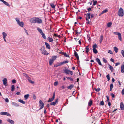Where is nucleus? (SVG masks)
Wrapping results in <instances>:
<instances>
[{"instance_id": "1", "label": "nucleus", "mask_w": 124, "mask_h": 124, "mask_svg": "<svg viewBox=\"0 0 124 124\" xmlns=\"http://www.w3.org/2000/svg\"><path fill=\"white\" fill-rule=\"evenodd\" d=\"M124 11L123 9L120 8L118 11V15L119 16H122L124 15Z\"/></svg>"}, {"instance_id": "2", "label": "nucleus", "mask_w": 124, "mask_h": 124, "mask_svg": "<svg viewBox=\"0 0 124 124\" xmlns=\"http://www.w3.org/2000/svg\"><path fill=\"white\" fill-rule=\"evenodd\" d=\"M55 92H54L53 93L52 97V98H49V100H48L47 102H51L52 101L54 100L55 97Z\"/></svg>"}, {"instance_id": "3", "label": "nucleus", "mask_w": 124, "mask_h": 124, "mask_svg": "<svg viewBox=\"0 0 124 124\" xmlns=\"http://www.w3.org/2000/svg\"><path fill=\"white\" fill-rule=\"evenodd\" d=\"M39 106L40 107L39 109V110H40L44 107V103L40 100H39Z\"/></svg>"}, {"instance_id": "4", "label": "nucleus", "mask_w": 124, "mask_h": 124, "mask_svg": "<svg viewBox=\"0 0 124 124\" xmlns=\"http://www.w3.org/2000/svg\"><path fill=\"white\" fill-rule=\"evenodd\" d=\"M30 22L32 23H36V17H34L31 19L30 20Z\"/></svg>"}, {"instance_id": "5", "label": "nucleus", "mask_w": 124, "mask_h": 124, "mask_svg": "<svg viewBox=\"0 0 124 124\" xmlns=\"http://www.w3.org/2000/svg\"><path fill=\"white\" fill-rule=\"evenodd\" d=\"M42 23V20L39 17H36V23Z\"/></svg>"}, {"instance_id": "6", "label": "nucleus", "mask_w": 124, "mask_h": 124, "mask_svg": "<svg viewBox=\"0 0 124 124\" xmlns=\"http://www.w3.org/2000/svg\"><path fill=\"white\" fill-rule=\"evenodd\" d=\"M0 114L1 115H5L8 116H11V115L9 113L7 112H1Z\"/></svg>"}, {"instance_id": "7", "label": "nucleus", "mask_w": 124, "mask_h": 124, "mask_svg": "<svg viewBox=\"0 0 124 124\" xmlns=\"http://www.w3.org/2000/svg\"><path fill=\"white\" fill-rule=\"evenodd\" d=\"M74 54L75 56L76 57L77 60H79V57L78 54L75 50L74 51Z\"/></svg>"}, {"instance_id": "8", "label": "nucleus", "mask_w": 124, "mask_h": 124, "mask_svg": "<svg viewBox=\"0 0 124 124\" xmlns=\"http://www.w3.org/2000/svg\"><path fill=\"white\" fill-rule=\"evenodd\" d=\"M3 84L6 86L8 85L7 81L6 78H4L3 80Z\"/></svg>"}, {"instance_id": "9", "label": "nucleus", "mask_w": 124, "mask_h": 124, "mask_svg": "<svg viewBox=\"0 0 124 124\" xmlns=\"http://www.w3.org/2000/svg\"><path fill=\"white\" fill-rule=\"evenodd\" d=\"M58 98L57 99L55 100V101L54 102H52L50 103V105H54L55 106L56 104V103L58 102Z\"/></svg>"}, {"instance_id": "10", "label": "nucleus", "mask_w": 124, "mask_h": 124, "mask_svg": "<svg viewBox=\"0 0 124 124\" xmlns=\"http://www.w3.org/2000/svg\"><path fill=\"white\" fill-rule=\"evenodd\" d=\"M59 54H62V55H64L65 57H69L70 56L69 55H67L66 53H64L63 52H59Z\"/></svg>"}, {"instance_id": "11", "label": "nucleus", "mask_w": 124, "mask_h": 124, "mask_svg": "<svg viewBox=\"0 0 124 124\" xmlns=\"http://www.w3.org/2000/svg\"><path fill=\"white\" fill-rule=\"evenodd\" d=\"M120 108L121 110H123L124 109V105L122 102H121L120 104Z\"/></svg>"}, {"instance_id": "12", "label": "nucleus", "mask_w": 124, "mask_h": 124, "mask_svg": "<svg viewBox=\"0 0 124 124\" xmlns=\"http://www.w3.org/2000/svg\"><path fill=\"white\" fill-rule=\"evenodd\" d=\"M41 52L42 54L44 55H47L49 53L47 52V51L46 50H45L44 51H41Z\"/></svg>"}, {"instance_id": "13", "label": "nucleus", "mask_w": 124, "mask_h": 124, "mask_svg": "<svg viewBox=\"0 0 124 124\" xmlns=\"http://www.w3.org/2000/svg\"><path fill=\"white\" fill-rule=\"evenodd\" d=\"M26 78L29 81L30 83L31 84H33L34 83V82L32 81L31 80V78L29 76L28 77Z\"/></svg>"}, {"instance_id": "14", "label": "nucleus", "mask_w": 124, "mask_h": 124, "mask_svg": "<svg viewBox=\"0 0 124 124\" xmlns=\"http://www.w3.org/2000/svg\"><path fill=\"white\" fill-rule=\"evenodd\" d=\"M45 44L46 46V48L48 49H50V47L49 44L47 42H45Z\"/></svg>"}, {"instance_id": "15", "label": "nucleus", "mask_w": 124, "mask_h": 124, "mask_svg": "<svg viewBox=\"0 0 124 124\" xmlns=\"http://www.w3.org/2000/svg\"><path fill=\"white\" fill-rule=\"evenodd\" d=\"M7 121L11 123V124H14V122L12 120H11L9 119H8L7 120Z\"/></svg>"}, {"instance_id": "16", "label": "nucleus", "mask_w": 124, "mask_h": 124, "mask_svg": "<svg viewBox=\"0 0 124 124\" xmlns=\"http://www.w3.org/2000/svg\"><path fill=\"white\" fill-rule=\"evenodd\" d=\"M70 70H69L67 69L64 70V73L66 74H69L70 73Z\"/></svg>"}, {"instance_id": "17", "label": "nucleus", "mask_w": 124, "mask_h": 124, "mask_svg": "<svg viewBox=\"0 0 124 124\" xmlns=\"http://www.w3.org/2000/svg\"><path fill=\"white\" fill-rule=\"evenodd\" d=\"M12 104L13 105L16 107H18L19 106V105L16 102H12Z\"/></svg>"}, {"instance_id": "18", "label": "nucleus", "mask_w": 124, "mask_h": 124, "mask_svg": "<svg viewBox=\"0 0 124 124\" xmlns=\"http://www.w3.org/2000/svg\"><path fill=\"white\" fill-rule=\"evenodd\" d=\"M96 61L98 62V63L100 65H102L101 63V62L100 60L98 58H97L96 59Z\"/></svg>"}, {"instance_id": "19", "label": "nucleus", "mask_w": 124, "mask_h": 124, "mask_svg": "<svg viewBox=\"0 0 124 124\" xmlns=\"http://www.w3.org/2000/svg\"><path fill=\"white\" fill-rule=\"evenodd\" d=\"M61 65H62L61 62L60 63L58 62L55 65H54V67H57L58 66Z\"/></svg>"}, {"instance_id": "20", "label": "nucleus", "mask_w": 124, "mask_h": 124, "mask_svg": "<svg viewBox=\"0 0 124 124\" xmlns=\"http://www.w3.org/2000/svg\"><path fill=\"white\" fill-rule=\"evenodd\" d=\"M18 24L20 26L23 27V22H19L18 23Z\"/></svg>"}, {"instance_id": "21", "label": "nucleus", "mask_w": 124, "mask_h": 124, "mask_svg": "<svg viewBox=\"0 0 124 124\" xmlns=\"http://www.w3.org/2000/svg\"><path fill=\"white\" fill-rule=\"evenodd\" d=\"M103 39V35H101V36L100 38V43H101L102 40Z\"/></svg>"}, {"instance_id": "22", "label": "nucleus", "mask_w": 124, "mask_h": 124, "mask_svg": "<svg viewBox=\"0 0 124 124\" xmlns=\"http://www.w3.org/2000/svg\"><path fill=\"white\" fill-rule=\"evenodd\" d=\"M47 39L48 40L49 42H51L53 41V39L51 38L48 37Z\"/></svg>"}, {"instance_id": "23", "label": "nucleus", "mask_w": 124, "mask_h": 124, "mask_svg": "<svg viewBox=\"0 0 124 124\" xmlns=\"http://www.w3.org/2000/svg\"><path fill=\"white\" fill-rule=\"evenodd\" d=\"M37 30L41 34L43 33L42 29L39 28H38L37 29Z\"/></svg>"}, {"instance_id": "24", "label": "nucleus", "mask_w": 124, "mask_h": 124, "mask_svg": "<svg viewBox=\"0 0 124 124\" xmlns=\"http://www.w3.org/2000/svg\"><path fill=\"white\" fill-rule=\"evenodd\" d=\"M29 96V94H27L24 95V98L25 100H27L28 99Z\"/></svg>"}, {"instance_id": "25", "label": "nucleus", "mask_w": 124, "mask_h": 124, "mask_svg": "<svg viewBox=\"0 0 124 124\" xmlns=\"http://www.w3.org/2000/svg\"><path fill=\"white\" fill-rule=\"evenodd\" d=\"M3 38H6L7 36V34L5 32H3L2 33Z\"/></svg>"}, {"instance_id": "26", "label": "nucleus", "mask_w": 124, "mask_h": 124, "mask_svg": "<svg viewBox=\"0 0 124 124\" xmlns=\"http://www.w3.org/2000/svg\"><path fill=\"white\" fill-rule=\"evenodd\" d=\"M54 62V61L52 60H51V59L50 60L49 62V65H51Z\"/></svg>"}, {"instance_id": "27", "label": "nucleus", "mask_w": 124, "mask_h": 124, "mask_svg": "<svg viewBox=\"0 0 124 124\" xmlns=\"http://www.w3.org/2000/svg\"><path fill=\"white\" fill-rule=\"evenodd\" d=\"M74 86V85H71L69 86H68L67 87V88L68 89H71L73 88Z\"/></svg>"}, {"instance_id": "28", "label": "nucleus", "mask_w": 124, "mask_h": 124, "mask_svg": "<svg viewBox=\"0 0 124 124\" xmlns=\"http://www.w3.org/2000/svg\"><path fill=\"white\" fill-rule=\"evenodd\" d=\"M41 35L42 36V37L45 39H46V37L45 35V34L43 33H42L41 34Z\"/></svg>"}, {"instance_id": "29", "label": "nucleus", "mask_w": 124, "mask_h": 124, "mask_svg": "<svg viewBox=\"0 0 124 124\" xmlns=\"http://www.w3.org/2000/svg\"><path fill=\"white\" fill-rule=\"evenodd\" d=\"M50 6L53 9L55 8V6L54 4L53 3H51L50 4Z\"/></svg>"}, {"instance_id": "30", "label": "nucleus", "mask_w": 124, "mask_h": 124, "mask_svg": "<svg viewBox=\"0 0 124 124\" xmlns=\"http://www.w3.org/2000/svg\"><path fill=\"white\" fill-rule=\"evenodd\" d=\"M69 62V61L67 60L65 61H64L62 62H61V64L62 65L63 64H64L66 63H68Z\"/></svg>"}, {"instance_id": "31", "label": "nucleus", "mask_w": 124, "mask_h": 124, "mask_svg": "<svg viewBox=\"0 0 124 124\" xmlns=\"http://www.w3.org/2000/svg\"><path fill=\"white\" fill-rule=\"evenodd\" d=\"M93 103V101L92 100H90L88 102V105L89 106H91Z\"/></svg>"}, {"instance_id": "32", "label": "nucleus", "mask_w": 124, "mask_h": 124, "mask_svg": "<svg viewBox=\"0 0 124 124\" xmlns=\"http://www.w3.org/2000/svg\"><path fill=\"white\" fill-rule=\"evenodd\" d=\"M108 65L109 66L108 67L110 69V70H111V71L112 72L113 71V68L110 65L108 64Z\"/></svg>"}, {"instance_id": "33", "label": "nucleus", "mask_w": 124, "mask_h": 124, "mask_svg": "<svg viewBox=\"0 0 124 124\" xmlns=\"http://www.w3.org/2000/svg\"><path fill=\"white\" fill-rule=\"evenodd\" d=\"M18 101L23 104H24L25 103V101H24L21 99H19L18 100Z\"/></svg>"}, {"instance_id": "34", "label": "nucleus", "mask_w": 124, "mask_h": 124, "mask_svg": "<svg viewBox=\"0 0 124 124\" xmlns=\"http://www.w3.org/2000/svg\"><path fill=\"white\" fill-rule=\"evenodd\" d=\"M66 78L70 80L71 81H73V80L72 78L71 77H66Z\"/></svg>"}, {"instance_id": "35", "label": "nucleus", "mask_w": 124, "mask_h": 124, "mask_svg": "<svg viewBox=\"0 0 124 124\" xmlns=\"http://www.w3.org/2000/svg\"><path fill=\"white\" fill-rule=\"evenodd\" d=\"M3 2L8 7L9 6V4L7 2L4 0L3 1Z\"/></svg>"}, {"instance_id": "36", "label": "nucleus", "mask_w": 124, "mask_h": 124, "mask_svg": "<svg viewBox=\"0 0 124 124\" xmlns=\"http://www.w3.org/2000/svg\"><path fill=\"white\" fill-rule=\"evenodd\" d=\"M118 38L121 41H122L121 35L120 33L118 34Z\"/></svg>"}, {"instance_id": "37", "label": "nucleus", "mask_w": 124, "mask_h": 124, "mask_svg": "<svg viewBox=\"0 0 124 124\" xmlns=\"http://www.w3.org/2000/svg\"><path fill=\"white\" fill-rule=\"evenodd\" d=\"M11 91L12 92L14 91L15 90V86L14 85H12L11 86Z\"/></svg>"}, {"instance_id": "38", "label": "nucleus", "mask_w": 124, "mask_h": 124, "mask_svg": "<svg viewBox=\"0 0 124 124\" xmlns=\"http://www.w3.org/2000/svg\"><path fill=\"white\" fill-rule=\"evenodd\" d=\"M97 47V46L96 44H93V49H96Z\"/></svg>"}, {"instance_id": "39", "label": "nucleus", "mask_w": 124, "mask_h": 124, "mask_svg": "<svg viewBox=\"0 0 124 124\" xmlns=\"http://www.w3.org/2000/svg\"><path fill=\"white\" fill-rule=\"evenodd\" d=\"M124 67L123 66H121V72L122 73H123L124 72Z\"/></svg>"}, {"instance_id": "40", "label": "nucleus", "mask_w": 124, "mask_h": 124, "mask_svg": "<svg viewBox=\"0 0 124 124\" xmlns=\"http://www.w3.org/2000/svg\"><path fill=\"white\" fill-rule=\"evenodd\" d=\"M114 49L116 53H117L118 52V49L115 46L114 47Z\"/></svg>"}, {"instance_id": "41", "label": "nucleus", "mask_w": 124, "mask_h": 124, "mask_svg": "<svg viewBox=\"0 0 124 124\" xmlns=\"http://www.w3.org/2000/svg\"><path fill=\"white\" fill-rule=\"evenodd\" d=\"M85 51L86 53H88L89 51V48L88 46H86L85 48Z\"/></svg>"}, {"instance_id": "42", "label": "nucleus", "mask_w": 124, "mask_h": 124, "mask_svg": "<svg viewBox=\"0 0 124 124\" xmlns=\"http://www.w3.org/2000/svg\"><path fill=\"white\" fill-rule=\"evenodd\" d=\"M112 24V23L111 22L108 23L107 24V26L108 27H110Z\"/></svg>"}, {"instance_id": "43", "label": "nucleus", "mask_w": 124, "mask_h": 124, "mask_svg": "<svg viewBox=\"0 0 124 124\" xmlns=\"http://www.w3.org/2000/svg\"><path fill=\"white\" fill-rule=\"evenodd\" d=\"M93 52L95 54H96L98 53V51L96 49H93Z\"/></svg>"}, {"instance_id": "44", "label": "nucleus", "mask_w": 124, "mask_h": 124, "mask_svg": "<svg viewBox=\"0 0 124 124\" xmlns=\"http://www.w3.org/2000/svg\"><path fill=\"white\" fill-rule=\"evenodd\" d=\"M108 11V10L107 9H105L101 13V14H102L104 13H105Z\"/></svg>"}, {"instance_id": "45", "label": "nucleus", "mask_w": 124, "mask_h": 124, "mask_svg": "<svg viewBox=\"0 0 124 124\" xmlns=\"http://www.w3.org/2000/svg\"><path fill=\"white\" fill-rule=\"evenodd\" d=\"M56 57H57L56 56H53L52 57V59H51L53 61H54L56 59Z\"/></svg>"}, {"instance_id": "46", "label": "nucleus", "mask_w": 124, "mask_h": 124, "mask_svg": "<svg viewBox=\"0 0 124 124\" xmlns=\"http://www.w3.org/2000/svg\"><path fill=\"white\" fill-rule=\"evenodd\" d=\"M113 84H112V83L111 84H110V91H111L112 90V89L113 88Z\"/></svg>"}, {"instance_id": "47", "label": "nucleus", "mask_w": 124, "mask_h": 124, "mask_svg": "<svg viewBox=\"0 0 124 124\" xmlns=\"http://www.w3.org/2000/svg\"><path fill=\"white\" fill-rule=\"evenodd\" d=\"M45 48V47L44 46H42L40 49V51H44Z\"/></svg>"}, {"instance_id": "48", "label": "nucleus", "mask_w": 124, "mask_h": 124, "mask_svg": "<svg viewBox=\"0 0 124 124\" xmlns=\"http://www.w3.org/2000/svg\"><path fill=\"white\" fill-rule=\"evenodd\" d=\"M91 13H87V17L88 19H90Z\"/></svg>"}, {"instance_id": "49", "label": "nucleus", "mask_w": 124, "mask_h": 124, "mask_svg": "<svg viewBox=\"0 0 124 124\" xmlns=\"http://www.w3.org/2000/svg\"><path fill=\"white\" fill-rule=\"evenodd\" d=\"M94 89L97 92H99L101 90V89L99 88H98L97 89L96 88H94Z\"/></svg>"}, {"instance_id": "50", "label": "nucleus", "mask_w": 124, "mask_h": 124, "mask_svg": "<svg viewBox=\"0 0 124 124\" xmlns=\"http://www.w3.org/2000/svg\"><path fill=\"white\" fill-rule=\"evenodd\" d=\"M97 0H95L93 1V6L97 4Z\"/></svg>"}, {"instance_id": "51", "label": "nucleus", "mask_w": 124, "mask_h": 124, "mask_svg": "<svg viewBox=\"0 0 124 124\" xmlns=\"http://www.w3.org/2000/svg\"><path fill=\"white\" fill-rule=\"evenodd\" d=\"M106 77L108 79V81H109L110 80V76L109 74H108L106 76Z\"/></svg>"}, {"instance_id": "52", "label": "nucleus", "mask_w": 124, "mask_h": 124, "mask_svg": "<svg viewBox=\"0 0 124 124\" xmlns=\"http://www.w3.org/2000/svg\"><path fill=\"white\" fill-rule=\"evenodd\" d=\"M104 102L103 101H101L100 103V105L102 106H103L104 105Z\"/></svg>"}, {"instance_id": "53", "label": "nucleus", "mask_w": 124, "mask_h": 124, "mask_svg": "<svg viewBox=\"0 0 124 124\" xmlns=\"http://www.w3.org/2000/svg\"><path fill=\"white\" fill-rule=\"evenodd\" d=\"M16 21L17 22V23H19L20 21L19 20V18H16L15 19Z\"/></svg>"}, {"instance_id": "54", "label": "nucleus", "mask_w": 124, "mask_h": 124, "mask_svg": "<svg viewBox=\"0 0 124 124\" xmlns=\"http://www.w3.org/2000/svg\"><path fill=\"white\" fill-rule=\"evenodd\" d=\"M120 33L119 32H114L113 33L115 35H118V34H120Z\"/></svg>"}, {"instance_id": "55", "label": "nucleus", "mask_w": 124, "mask_h": 124, "mask_svg": "<svg viewBox=\"0 0 124 124\" xmlns=\"http://www.w3.org/2000/svg\"><path fill=\"white\" fill-rule=\"evenodd\" d=\"M121 53L122 54V55L124 57V51L122 50L121 51Z\"/></svg>"}, {"instance_id": "56", "label": "nucleus", "mask_w": 124, "mask_h": 124, "mask_svg": "<svg viewBox=\"0 0 124 124\" xmlns=\"http://www.w3.org/2000/svg\"><path fill=\"white\" fill-rule=\"evenodd\" d=\"M108 53H109L110 54H113V52H112V51L110 50H109L108 51Z\"/></svg>"}, {"instance_id": "57", "label": "nucleus", "mask_w": 124, "mask_h": 124, "mask_svg": "<svg viewBox=\"0 0 124 124\" xmlns=\"http://www.w3.org/2000/svg\"><path fill=\"white\" fill-rule=\"evenodd\" d=\"M87 10L88 12H90V11H92V10H91V8H87Z\"/></svg>"}, {"instance_id": "58", "label": "nucleus", "mask_w": 124, "mask_h": 124, "mask_svg": "<svg viewBox=\"0 0 124 124\" xmlns=\"http://www.w3.org/2000/svg\"><path fill=\"white\" fill-rule=\"evenodd\" d=\"M5 101L6 102H9V100L7 98L5 99Z\"/></svg>"}, {"instance_id": "59", "label": "nucleus", "mask_w": 124, "mask_h": 124, "mask_svg": "<svg viewBox=\"0 0 124 124\" xmlns=\"http://www.w3.org/2000/svg\"><path fill=\"white\" fill-rule=\"evenodd\" d=\"M24 30H25V32L26 33L27 35H29V34H28V32H27V30L25 29H24Z\"/></svg>"}, {"instance_id": "60", "label": "nucleus", "mask_w": 124, "mask_h": 124, "mask_svg": "<svg viewBox=\"0 0 124 124\" xmlns=\"http://www.w3.org/2000/svg\"><path fill=\"white\" fill-rule=\"evenodd\" d=\"M103 61L105 63H106L107 61L104 58H103Z\"/></svg>"}, {"instance_id": "61", "label": "nucleus", "mask_w": 124, "mask_h": 124, "mask_svg": "<svg viewBox=\"0 0 124 124\" xmlns=\"http://www.w3.org/2000/svg\"><path fill=\"white\" fill-rule=\"evenodd\" d=\"M77 31H78V30H75V32H76V34L77 35L79 34H80V33L79 32H78Z\"/></svg>"}, {"instance_id": "62", "label": "nucleus", "mask_w": 124, "mask_h": 124, "mask_svg": "<svg viewBox=\"0 0 124 124\" xmlns=\"http://www.w3.org/2000/svg\"><path fill=\"white\" fill-rule=\"evenodd\" d=\"M12 82L13 83H16V81L15 79H13L12 81Z\"/></svg>"}, {"instance_id": "63", "label": "nucleus", "mask_w": 124, "mask_h": 124, "mask_svg": "<svg viewBox=\"0 0 124 124\" xmlns=\"http://www.w3.org/2000/svg\"><path fill=\"white\" fill-rule=\"evenodd\" d=\"M33 98L34 99H35L36 98V97L34 94L33 95Z\"/></svg>"}, {"instance_id": "64", "label": "nucleus", "mask_w": 124, "mask_h": 124, "mask_svg": "<svg viewBox=\"0 0 124 124\" xmlns=\"http://www.w3.org/2000/svg\"><path fill=\"white\" fill-rule=\"evenodd\" d=\"M122 95L124 94V88L122 90Z\"/></svg>"}]
</instances>
